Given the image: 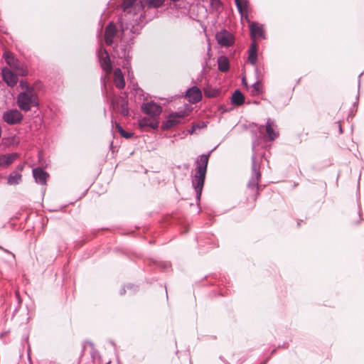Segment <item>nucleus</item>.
<instances>
[{
	"label": "nucleus",
	"instance_id": "obj_1",
	"mask_svg": "<svg viewBox=\"0 0 364 364\" xmlns=\"http://www.w3.org/2000/svg\"><path fill=\"white\" fill-rule=\"evenodd\" d=\"M119 24L121 37V43L114 48V52L117 57L122 59L124 68H128L130 66V51L132 46L134 44V39L136 36L139 34L142 28V26L134 21L133 22H124L122 18L118 20Z\"/></svg>",
	"mask_w": 364,
	"mask_h": 364
},
{
	"label": "nucleus",
	"instance_id": "obj_2",
	"mask_svg": "<svg viewBox=\"0 0 364 364\" xmlns=\"http://www.w3.org/2000/svg\"><path fill=\"white\" fill-rule=\"evenodd\" d=\"M215 148L216 147L210 151L207 154H202L199 156V158L196 160L198 166L196 168V174L194 176V178L192 181V185L196 191V199L198 201L200 199L204 186L209 156L211 152H213Z\"/></svg>",
	"mask_w": 364,
	"mask_h": 364
},
{
	"label": "nucleus",
	"instance_id": "obj_3",
	"mask_svg": "<svg viewBox=\"0 0 364 364\" xmlns=\"http://www.w3.org/2000/svg\"><path fill=\"white\" fill-rule=\"evenodd\" d=\"M16 104L18 108L25 112L30 111L33 107L38 108L39 99L34 88L30 85H26L25 90L18 94Z\"/></svg>",
	"mask_w": 364,
	"mask_h": 364
},
{
	"label": "nucleus",
	"instance_id": "obj_4",
	"mask_svg": "<svg viewBox=\"0 0 364 364\" xmlns=\"http://www.w3.org/2000/svg\"><path fill=\"white\" fill-rule=\"evenodd\" d=\"M252 175L247 183V189L255 196V198L259 195V182L261 179L260 162L257 160V157L254 154L252 156Z\"/></svg>",
	"mask_w": 364,
	"mask_h": 364
},
{
	"label": "nucleus",
	"instance_id": "obj_5",
	"mask_svg": "<svg viewBox=\"0 0 364 364\" xmlns=\"http://www.w3.org/2000/svg\"><path fill=\"white\" fill-rule=\"evenodd\" d=\"M186 112L180 111L169 114L166 120L161 124V129H169L181 122V119L185 117Z\"/></svg>",
	"mask_w": 364,
	"mask_h": 364
},
{
	"label": "nucleus",
	"instance_id": "obj_6",
	"mask_svg": "<svg viewBox=\"0 0 364 364\" xmlns=\"http://www.w3.org/2000/svg\"><path fill=\"white\" fill-rule=\"evenodd\" d=\"M111 105L114 110L120 112L123 116L126 117L129 115L128 101L125 97H113L111 100Z\"/></svg>",
	"mask_w": 364,
	"mask_h": 364
},
{
	"label": "nucleus",
	"instance_id": "obj_7",
	"mask_svg": "<svg viewBox=\"0 0 364 364\" xmlns=\"http://www.w3.org/2000/svg\"><path fill=\"white\" fill-rule=\"evenodd\" d=\"M2 119L8 124L14 125L21 122L23 115L17 109H11L4 112Z\"/></svg>",
	"mask_w": 364,
	"mask_h": 364
},
{
	"label": "nucleus",
	"instance_id": "obj_8",
	"mask_svg": "<svg viewBox=\"0 0 364 364\" xmlns=\"http://www.w3.org/2000/svg\"><path fill=\"white\" fill-rule=\"evenodd\" d=\"M215 38L218 43L223 47H229L235 42L234 36L225 29L217 32Z\"/></svg>",
	"mask_w": 364,
	"mask_h": 364
},
{
	"label": "nucleus",
	"instance_id": "obj_9",
	"mask_svg": "<svg viewBox=\"0 0 364 364\" xmlns=\"http://www.w3.org/2000/svg\"><path fill=\"white\" fill-rule=\"evenodd\" d=\"M97 56L102 68L107 73H111L112 67L108 52L101 47L97 50Z\"/></svg>",
	"mask_w": 364,
	"mask_h": 364
},
{
	"label": "nucleus",
	"instance_id": "obj_10",
	"mask_svg": "<svg viewBox=\"0 0 364 364\" xmlns=\"http://www.w3.org/2000/svg\"><path fill=\"white\" fill-rule=\"evenodd\" d=\"M243 18L249 22V27L252 38H264L263 27L257 22L250 21L248 18L247 10L245 11Z\"/></svg>",
	"mask_w": 364,
	"mask_h": 364
},
{
	"label": "nucleus",
	"instance_id": "obj_11",
	"mask_svg": "<svg viewBox=\"0 0 364 364\" xmlns=\"http://www.w3.org/2000/svg\"><path fill=\"white\" fill-rule=\"evenodd\" d=\"M141 109L144 114L149 115L151 117L160 115L162 112L161 107L153 102L143 103L141 106Z\"/></svg>",
	"mask_w": 364,
	"mask_h": 364
},
{
	"label": "nucleus",
	"instance_id": "obj_12",
	"mask_svg": "<svg viewBox=\"0 0 364 364\" xmlns=\"http://www.w3.org/2000/svg\"><path fill=\"white\" fill-rule=\"evenodd\" d=\"M3 80L9 87H14L18 82V76L9 68L4 67L1 69Z\"/></svg>",
	"mask_w": 364,
	"mask_h": 364
},
{
	"label": "nucleus",
	"instance_id": "obj_13",
	"mask_svg": "<svg viewBox=\"0 0 364 364\" xmlns=\"http://www.w3.org/2000/svg\"><path fill=\"white\" fill-rule=\"evenodd\" d=\"M117 27L113 22H109L105 28V40L107 46H112L114 43V38L117 33Z\"/></svg>",
	"mask_w": 364,
	"mask_h": 364
},
{
	"label": "nucleus",
	"instance_id": "obj_14",
	"mask_svg": "<svg viewBox=\"0 0 364 364\" xmlns=\"http://www.w3.org/2000/svg\"><path fill=\"white\" fill-rule=\"evenodd\" d=\"M186 96L188 97L191 103H197L202 99V92L200 90L196 87L193 86L186 91Z\"/></svg>",
	"mask_w": 364,
	"mask_h": 364
},
{
	"label": "nucleus",
	"instance_id": "obj_15",
	"mask_svg": "<svg viewBox=\"0 0 364 364\" xmlns=\"http://www.w3.org/2000/svg\"><path fill=\"white\" fill-rule=\"evenodd\" d=\"M33 176L36 183L41 185H46L48 173L41 168L38 167L33 169Z\"/></svg>",
	"mask_w": 364,
	"mask_h": 364
},
{
	"label": "nucleus",
	"instance_id": "obj_16",
	"mask_svg": "<svg viewBox=\"0 0 364 364\" xmlns=\"http://www.w3.org/2000/svg\"><path fill=\"white\" fill-rule=\"evenodd\" d=\"M18 157L17 153L0 155V168H7Z\"/></svg>",
	"mask_w": 364,
	"mask_h": 364
},
{
	"label": "nucleus",
	"instance_id": "obj_17",
	"mask_svg": "<svg viewBox=\"0 0 364 364\" xmlns=\"http://www.w3.org/2000/svg\"><path fill=\"white\" fill-rule=\"evenodd\" d=\"M274 127H276V125H274V122L270 118L267 119L266 132L270 141H273L279 136V132Z\"/></svg>",
	"mask_w": 364,
	"mask_h": 364
},
{
	"label": "nucleus",
	"instance_id": "obj_18",
	"mask_svg": "<svg viewBox=\"0 0 364 364\" xmlns=\"http://www.w3.org/2000/svg\"><path fill=\"white\" fill-rule=\"evenodd\" d=\"M114 82L119 89H122L125 86L124 75L119 68H116L114 71Z\"/></svg>",
	"mask_w": 364,
	"mask_h": 364
},
{
	"label": "nucleus",
	"instance_id": "obj_19",
	"mask_svg": "<svg viewBox=\"0 0 364 364\" xmlns=\"http://www.w3.org/2000/svg\"><path fill=\"white\" fill-rule=\"evenodd\" d=\"M218 70L226 73L230 69V61L225 55H220L217 60Z\"/></svg>",
	"mask_w": 364,
	"mask_h": 364
},
{
	"label": "nucleus",
	"instance_id": "obj_20",
	"mask_svg": "<svg viewBox=\"0 0 364 364\" xmlns=\"http://www.w3.org/2000/svg\"><path fill=\"white\" fill-rule=\"evenodd\" d=\"M231 102L234 105H242L245 102L244 95L239 90H235L231 97Z\"/></svg>",
	"mask_w": 364,
	"mask_h": 364
},
{
	"label": "nucleus",
	"instance_id": "obj_21",
	"mask_svg": "<svg viewBox=\"0 0 364 364\" xmlns=\"http://www.w3.org/2000/svg\"><path fill=\"white\" fill-rule=\"evenodd\" d=\"M140 127H149L152 129H157L159 127V122L154 118L144 117L140 121Z\"/></svg>",
	"mask_w": 364,
	"mask_h": 364
},
{
	"label": "nucleus",
	"instance_id": "obj_22",
	"mask_svg": "<svg viewBox=\"0 0 364 364\" xmlns=\"http://www.w3.org/2000/svg\"><path fill=\"white\" fill-rule=\"evenodd\" d=\"M257 44L254 41L249 49V55H248V60L250 63L255 65L256 64L257 60Z\"/></svg>",
	"mask_w": 364,
	"mask_h": 364
},
{
	"label": "nucleus",
	"instance_id": "obj_23",
	"mask_svg": "<svg viewBox=\"0 0 364 364\" xmlns=\"http://www.w3.org/2000/svg\"><path fill=\"white\" fill-rule=\"evenodd\" d=\"M235 5L237 11L240 13L241 18H243L244 13L247 10L248 1L247 0H235Z\"/></svg>",
	"mask_w": 364,
	"mask_h": 364
},
{
	"label": "nucleus",
	"instance_id": "obj_24",
	"mask_svg": "<svg viewBox=\"0 0 364 364\" xmlns=\"http://www.w3.org/2000/svg\"><path fill=\"white\" fill-rule=\"evenodd\" d=\"M136 0H123L121 5L123 12L131 14L132 9L136 4Z\"/></svg>",
	"mask_w": 364,
	"mask_h": 364
},
{
	"label": "nucleus",
	"instance_id": "obj_25",
	"mask_svg": "<svg viewBox=\"0 0 364 364\" xmlns=\"http://www.w3.org/2000/svg\"><path fill=\"white\" fill-rule=\"evenodd\" d=\"M22 176L21 173H14L9 176L7 183L9 185H17L21 181Z\"/></svg>",
	"mask_w": 364,
	"mask_h": 364
},
{
	"label": "nucleus",
	"instance_id": "obj_26",
	"mask_svg": "<svg viewBox=\"0 0 364 364\" xmlns=\"http://www.w3.org/2000/svg\"><path fill=\"white\" fill-rule=\"evenodd\" d=\"M204 95L205 97L212 98V97H216L218 96L220 91L219 90L216 88H213L212 87H207L204 88Z\"/></svg>",
	"mask_w": 364,
	"mask_h": 364
},
{
	"label": "nucleus",
	"instance_id": "obj_27",
	"mask_svg": "<svg viewBox=\"0 0 364 364\" xmlns=\"http://www.w3.org/2000/svg\"><path fill=\"white\" fill-rule=\"evenodd\" d=\"M165 1L166 0H145V3L149 9H158L164 4Z\"/></svg>",
	"mask_w": 364,
	"mask_h": 364
},
{
	"label": "nucleus",
	"instance_id": "obj_28",
	"mask_svg": "<svg viewBox=\"0 0 364 364\" xmlns=\"http://www.w3.org/2000/svg\"><path fill=\"white\" fill-rule=\"evenodd\" d=\"M4 58L5 59L6 63L10 66H14L15 65V58L14 57V55L12 53L9 51H5L3 55Z\"/></svg>",
	"mask_w": 364,
	"mask_h": 364
},
{
	"label": "nucleus",
	"instance_id": "obj_29",
	"mask_svg": "<svg viewBox=\"0 0 364 364\" xmlns=\"http://www.w3.org/2000/svg\"><path fill=\"white\" fill-rule=\"evenodd\" d=\"M252 95H257L260 93V85L259 83V81H256L255 83L252 85Z\"/></svg>",
	"mask_w": 364,
	"mask_h": 364
},
{
	"label": "nucleus",
	"instance_id": "obj_30",
	"mask_svg": "<svg viewBox=\"0 0 364 364\" xmlns=\"http://www.w3.org/2000/svg\"><path fill=\"white\" fill-rule=\"evenodd\" d=\"M210 5L212 9L218 10L222 3L220 0H210Z\"/></svg>",
	"mask_w": 364,
	"mask_h": 364
},
{
	"label": "nucleus",
	"instance_id": "obj_31",
	"mask_svg": "<svg viewBox=\"0 0 364 364\" xmlns=\"http://www.w3.org/2000/svg\"><path fill=\"white\" fill-rule=\"evenodd\" d=\"M120 135L125 139H130L133 136V133L128 132L125 131L124 129H123L122 131V132L120 133Z\"/></svg>",
	"mask_w": 364,
	"mask_h": 364
},
{
	"label": "nucleus",
	"instance_id": "obj_32",
	"mask_svg": "<svg viewBox=\"0 0 364 364\" xmlns=\"http://www.w3.org/2000/svg\"><path fill=\"white\" fill-rule=\"evenodd\" d=\"M126 287L128 289H134V286L133 284H127L126 286ZM126 292V289H125V287H124L121 290H120V294L121 295H123Z\"/></svg>",
	"mask_w": 364,
	"mask_h": 364
},
{
	"label": "nucleus",
	"instance_id": "obj_33",
	"mask_svg": "<svg viewBox=\"0 0 364 364\" xmlns=\"http://www.w3.org/2000/svg\"><path fill=\"white\" fill-rule=\"evenodd\" d=\"M196 126V129H200L206 127V122H200L198 123L194 124Z\"/></svg>",
	"mask_w": 364,
	"mask_h": 364
},
{
	"label": "nucleus",
	"instance_id": "obj_34",
	"mask_svg": "<svg viewBox=\"0 0 364 364\" xmlns=\"http://www.w3.org/2000/svg\"><path fill=\"white\" fill-rule=\"evenodd\" d=\"M114 124H115V127H116L117 130L120 134L124 129L120 125V124H119L118 122H115Z\"/></svg>",
	"mask_w": 364,
	"mask_h": 364
},
{
	"label": "nucleus",
	"instance_id": "obj_35",
	"mask_svg": "<svg viewBox=\"0 0 364 364\" xmlns=\"http://www.w3.org/2000/svg\"><path fill=\"white\" fill-rule=\"evenodd\" d=\"M26 85H29L23 80L20 82V86L21 87V88L23 90H25V89H26Z\"/></svg>",
	"mask_w": 364,
	"mask_h": 364
},
{
	"label": "nucleus",
	"instance_id": "obj_36",
	"mask_svg": "<svg viewBox=\"0 0 364 364\" xmlns=\"http://www.w3.org/2000/svg\"><path fill=\"white\" fill-rule=\"evenodd\" d=\"M27 74H28V71H27V70H25V69H22L21 70V72L19 73V75L21 76H26V75H27Z\"/></svg>",
	"mask_w": 364,
	"mask_h": 364
},
{
	"label": "nucleus",
	"instance_id": "obj_37",
	"mask_svg": "<svg viewBox=\"0 0 364 364\" xmlns=\"http://www.w3.org/2000/svg\"><path fill=\"white\" fill-rule=\"evenodd\" d=\"M196 129H196V126L195 124H193V125L192 126L191 129H189V131H188V132H189V133H190L191 134H193V133L196 132Z\"/></svg>",
	"mask_w": 364,
	"mask_h": 364
},
{
	"label": "nucleus",
	"instance_id": "obj_38",
	"mask_svg": "<svg viewBox=\"0 0 364 364\" xmlns=\"http://www.w3.org/2000/svg\"><path fill=\"white\" fill-rule=\"evenodd\" d=\"M242 83H243L245 86H247V81H246V80H245V77H243V78H242Z\"/></svg>",
	"mask_w": 364,
	"mask_h": 364
},
{
	"label": "nucleus",
	"instance_id": "obj_39",
	"mask_svg": "<svg viewBox=\"0 0 364 364\" xmlns=\"http://www.w3.org/2000/svg\"><path fill=\"white\" fill-rule=\"evenodd\" d=\"M17 168H18V169L21 171L23 168V165H18Z\"/></svg>",
	"mask_w": 364,
	"mask_h": 364
},
{
	"label": "nucleus",
	"instance_id": "obj_40",
	"mask_svg": "<svg viewBox=\"0 0 364 364\" xmlns=\"http://www.w3.org/2000/svg\"><path fill=\"white\" fill-rule=\"evenodd\" d=\"M140 7L142 9H144V7L142 1H140Z\"/></svg>",
	"mask_w": 364,
	"mask_h": 364
},
{
	"label": "nucleus",
	"instance_id": "obj_41",
	"mask_svg": "<svg viewBox=\"0 0 364 364\" xmlns=\"http://www.w3.org/2000/svg\"><path fill=\"white\" fill-rule=\"evenodd\" d=\"M339 132H340V133H343V129L341 126H339Z\"/></svg>",
	"mask_w": 364,
	"mask_h": 364
},
{
	"label": "nucleus",
	"instance_id": "obj_42",
	"mask_svg": "<svg viewBox=\"0 0 364 364\" xmlns=\"http://www.w3.org/2000/svg\"><path fill=\"white\" fill-rule=\"evenodd\" d=\"M363 75V73H360L359 75V77H360V76Z\"/></svg>",
	"mask_w": 364,
	"mask_h": 364
}]
</instances>
